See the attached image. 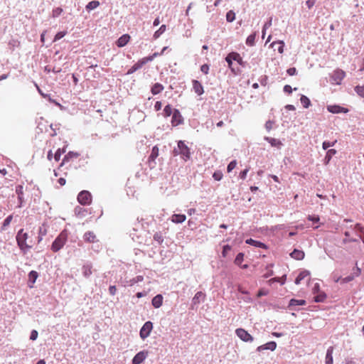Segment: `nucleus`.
Wrapping results in <instances>:
<instances>
[{
  "instance_id": "nucleus-58",
  "label": "nucleus",
  "mask_w": 364,
  "mask_h": 364,
  "mask_svg": "<svg viewBox=\"0 0 364 364\" xmlns=\"http://www.w3.org/2000/svg\"><path fill=\"white\" fill-rule=\"evenodd\" d=\"M287 73L289 75H294L296 74V69L295 68H290L287 70Z\"/></svg>"
},
{
  "instance_id": "nucleus-51",
  "label": "nucleus",
  "mask_w": 364,
  "mask_h": 364,
  "mask_svg": "<svg viewBox=\"0 0 364 364\" xmlns=\"http://www.w3.org/2000/svg\"><path fill=\"white\" fill-rule=\"evenodd\" d=\"M249 171H250V167H247L245 169H244L243 171H242L240 173V178L242 180H245L247 177V174L249 172Z\"/></svg>"
},
{
  "instance_id": "nucleus-43",
  "label": "nucleus",
  "mask_w": 364,
  "mask_h": 364,
  "mask_svg": "<svg viewBox=\"0 0 364 364\" xmlns=\"http://www.w3.org/2000/svg\"><path fill=\"white\" fill-rule=\"evenodd\" d=\"M63 11V9L60 7H57L53 10L52 16L53 18L59 16L62 12Z\"/></svg>"
},
{
  "instance_id": "nucleus-64",
  "label": "nucleus",
  "mask_w": 364,
  "mask_h": 364,
  "mask_svg": "<svg viewBox=\"0 0 364 364\" xmlns=\"http://www.w3.org/2000/svg\"><path fill=\"white\" fill-rule=\"evenodd\" d=\"M225 60L228 64L229 68H231L232 64V60L231 58H230L229 55L226 57Z\"/></svg>"
},
{
  "instance_id": "nucleus-12",
  "label": "nucleus",
  "mask_w": 364,
  "mask_h": 364,
  "mask_svg": "<svg viewBox=\"0 0 364 364\" xmlns=\"http://www.w3.org/2000/svg\"><path fill=\"white\" fill-rule=\"evenodd\" d=\"M327 110L329 112L333 113V114H338V113H347L348 112V109L347 108L341 107L339 105H328L327 106Z\"/></svg>"
},
{
  "instance_id": "nucleus-60",
  "label": "nucleus",
  "mask_w": 364,
  "mask_h": 364,
  "mask_svg": "<svg viewBox=\"0 0 364 364\" xmlns=\"http://www.w3.org/2000/svg\"><path fill=\"white\" fill-rule=\"evenodd\" d=\"M316 0H307L306 4L309 9H311L315 4Z\"/></svg>"
},
{
  "instance_id": "nucleus-46",
  "label": "nucleus",
  "mask_w": 364,
  "mask_h": 364,
  "mask_svg": "<svg viewBox=\"0 0 364 364\" xmlns=\"http://www.w3.org/2000/svg\"><path fill=\"white\" fill-rule=\"evenodd\" d=\"M336 154V149H329L327 153H326V159L327 160V161L328 162L331 157L335 155Z\"/></svg>"
},
{
  "instance_id": "nucleus-30",
  "label": "nucleus",
  "mask_w": 364,
  "mask_h": 364,
  "mask_svg": "<svg viewBox=\"0 0 364 364\" xmlns=\"http://www.w3.org/2000/svg\"><path fill=\"white\" fill-rule=\"evenodd\" d=\"M166 30V26L163 24L161 25L159 28L155 31V33H154V39H157L160 37L161 35H162Z\"/></svg>"
},
{
  "instance_id": "nucleus-23",
  "label": "nucleus",
  "mask_w": 364,
  "mask_h": 364,
  "mask_svg": "<svg viewBox=\"0 0 364 364\" xmlns=\"http://www.w3.org/2000/svg\"><path fill=\"white\" fill-rule=\"evenodd\" d=\"M164 89V87L162 84L156 82L155 83L151 89V92L154 95H158Z\"/></svg>"
},
{
  "instance_id": "nucleus-54",
  "label": "nucleus",
  "mask_w": 364,
  "mask_h": 364,
  "mask_svg": "<svg viewBox=\"0 0 364 364\" xmlns=\"http://www.w3.org/2000/svg\"><path fill=\"white\" fill-rule=\"evenodd\" d=\"M354 229L355 230H357L359 233H363L364 232V227H363L359 223H357L355 227H354Z\"/></svg>"
},
{
  "instance_id": "nucleus-53",
  "label": "nucleus",
  "mask_w": 364,
  "mask_h": 364,
  "mask_svg": "<svg viewBox=\"0 0 364 364\" xmlns=\"http://www.w3.org/2000/svg\"><path fill=\"white\" fill-rule=\"evenodd\" d=\"M336 142V141H335L333 142H329V141H325L323 142V145H322L323 149L326 150L328 148L334 146Z\"/></svg>"
},
{
  "instance_id": "nucleus-21",
  "label": "nucleus",
  "mask_w": 364,
  "mask_h": 364,
  "mask_svg": "<svg viewBox=\"0 0 364 364\" xmlns=\"http://www.w3.org/2000/svg\"><path fill=\"white\" fill-rule=\"evenodd\" d=\"M186 220V216L183 214H173L171 216V222L173 223H182Z\"/></svg>"
},
{
  "instance_id": "nucleus-32",
  "label": "nucleus",
  "mask_w": 364,
  "mask_h": 364,
  "mask_svg": "<svg viewBox=\"0 0 364 364\" xmlns=\"http://www.w3.org/2000/svg\"><path fill=\"white\" fill-rule=\"evenodd\" d=\"M306 304V301L303 299H292L289 301L290 306H303Z\"/></svg>"
},
{
  "instance_id": "nucleus-42",
  "label": "nucleus",
  "mask_w": 364,
  "mask_h": 364,
  "mask_svg": "<svg viewBox=\"0 0 364 364\" xmlns=\"http://www.w3.org/2000/svg\"><path fill=\"white\" fill-rule=\"evenodd\" d=\"M285 281H286V275H284L282 277H274L269 280L270 282H280L282 284H284Z\"/></svg>"
},
{
  "instance_id": "nucleus-33",
  "label": "nucleus",
  "mask_w": 364,
  "mask_h": 364,
  "mask_svg": "<svg viewBox=\"0 0 364 364\" xmlns=\"http://www.w3.org/2000/svg\"><path fill=\"white\" fill-rule=\"evenodd\" d=\"M300 101L304 108H308L311 105L310 100L305 95H301Z\"/></svg>"
},
{
  "instance_id": "nucleus-36",
  "label": "nucleus",
  "mask_w": 364,
  "mask_h": 364,
  "mask_svg": "<svg viewBox=\"0 0 364 364\" xmlns=\"http://www.w3.org/2000/svg\"><path fill=\"white\" fill-rule=\"evenodd\" d=\"M276 45H278L277 50H278L279 53H281V54L283 53H284V42L283 41L273 42L271 44V46L274 47Z\"/></svg>"
},
{
  "instance_id": "nucleus-18",
  "label": "nucleus",
  "mask_w": 364,
  "mask_h": 364,
  "mask_svg": "<svg viewBox=\"0 0 364 364\" xmlns=\"http://www.w3.org/2000/svg\"><path fill=\"white\" fill-rule=\"evenodd\" d=\"M163 299L164 298L161 294H157L155 296L151 301L153 306L156 309L161 307L163 304Z\"/></svg>"
},
{
  "instance_id": "nucleus-35",
  "label": "nucleus",
  "mask_w": 364,
  "mask_h": 364,
  "mask_svg": "<svg viewBox=\"0 0 364 364\" xmlns=\"http://www.w3.org/2000/svg\"><path fill=\"white\" fill-rule=\"evenodd\" d=\"M66 149L65 147H63V149L59 148L54 155V159L56 161H58L60 159L61 155L65 152Z\"/></svg>"
},
{
  "instance_id": "nucleus-38",
  "label": "nucleus",
  "mask_w": 364,
  "mask_h": 364,
  "mask_svg": "<svg viewBox=\"0 0 364 364\" xmlns=\"http://www.w3.org/2000/svg\"><path fill=\"white\" fill-rule=\"evenodd\" d=\"M355 91L356 93L364 98V85L362 86L358 85L355 87Z\"/></svg>"
},
{
  "instance_id": "nucleus-25",
  "label": "nucleus",
  "mask_w": 364,
  "mask_h": 364,
  "mask_svg": "<svg viewBox=\"0 0 364 364\" xmlns=\"http://www.w3.org/2000/svg\"><path fill=\"white\" fill-rule=\"evenodd\" d=\"M310 274L309 271L304 270L299 273L297 277L295 279V284H299L306 277H309Z\"/></svg>"
},
{
  "instance_id": "nucleus-61",
  "label": "nucleus",
  "mask_w": 364,
  "mask_h": 364,
  "mask_svg": "<svg viewBox=\"0 0 364 364\" xmlns=\"http://www.w3.org/2000/svg\"><path fill=\"white\" fill-rule=\"evenodd\" d=\"M162 104L160 101L156 102L154 105V109L156 111H159L161 109Z\"/></svg>"
},
{
  "instance_id": "nucleus-47",
  "label": "nucleus",
  "mask_w": 364,
  "mask_h": 364,
  "mask_svg": "<svg viewBox=\"0 0 364 364\" xmlns=\"http://www.w3.org/2000/svg\"><path fill=\"white\" fill-rule=\"evenodd\" d=\"M67 34V31H60L56 33V35L54 37L53 41H57L62 38H63Z\"/></svg>"
},
{
  "instance_id": "nucleus-4",
  "label": "nucleus",
  "mask_w": 364,
  "mask_h": 364,
  "mask_svg": "<svg viewBox=\"0 0 364 364\" xmlns=\"http://www.w3.org/2000/svg\"><path fill=\"white\" fill-rule=\"evenodd\" d=\"M77 201L82 205H90L92 202V196L87 191H82L77 195Z\"/></svg>"
},
{
  "instance_id": "nucleus-45",
  "label": "nucleus",
  "mask_w": 364,
  "mask_h": 364,
  "mask_svg": "<svg viewBox=\"0 0 364 364\" xmlns=\"http://www.w3.org/2000/svg\"><path fill=\"white\" fill-rule=\"evenodd\" d=\"M154 240L156 242H158L159 244H161L164 241L163 236L160 232H156L154 235Z\"/></svg>"
},
{
  "instance_id": "nucleus-10",
  "label": "nucleus",
  "mask_w": 364,
  "mask_h": 364,
  "mask_svg": "<svg viewBox=\"0 0 364 364\" xmlns=\"http://www.w3.org/2000/svg\"><path fill=\"white\" fill-rule=\"evenodd\" d=\"M344 235L346 236V238H344L342 240V243L343 245H346L347 243L351 242H355L356 243V246H357V247L355 248V252H360L361 251V248H360L359 240H357V239L350 238V232H348V231L345 232Z\"/></svg>"
},
{
  "instance_id": "nucleus-17",
  "label": "nucleus",
  "mask_w": 364,
  "mask_h": 364,
  "mask_svg": "<svg viewBox=\"0 0 364 364\" xmlns=\"http://www.w3.org/2000/svg\"><path fill=\"white\" fill-rule=\"evenodd\" d=\"M38 277V274L36 271L33 270L29 272L28 284L30 288L33 287V284L36 282Z\"/></svg>"
},
{
  "instance_id": "nucleus-16",
  "label": "nucleus",
  "mask_w": 364,
  "mask_h": 364,
  "mask_svg": "<svg viewBox=\"0 0 364 364\" xmlns=\"http://www.w3.org/2000/svg\"><path fill=\"white\" fill-rule=\"evenodd\" d=\"M192 85H193V89L194 92L198 95H201L203 94V92H204L203 87L199 81H198L196 80H193Z\"/></svg>"
},
{
  "instance_id": "nucleus-59",
  "label": "nucleus",
  "mask_w": 364,
  "mask_h": 364,
  "mask_svg": "<svg viewBox=\"0 0 364 364\" xmlns=\"http://www.w3.org/2000/svg\"><path fill=\"white\" fill-rule=\"evenodd\" d=\"M230 250V245H226L223 247V252H222V255L223 257H225L226 256V254H227V252Z\"/></svg>"
},
{
  "instance_id": "nucleus-40",
  "label": "nucleus",
  "mask_w": 364,
  "mask_h": 364,
  "mask_svg": "<svg viewBox=\"0 0 364 364\" xmlns=\"http://www.w3.org/2000/svg\"><path fill=\"white\" fill-rule=\"evenodd\" d=\"M326 298V295L325 293H321L314 297V301L316 302H323Z\"/></svg>"
},
{
  "instance_id": "nucleus-29",
  "label": "nucleus",
  "mask_w": 364,
  "mask_h": 364,
  "mask_svg": "<svg viewBox=\"0 0 364 364\" xmlns=\"http://www.w3.org/2000/svg\"><path fill=\"white\" fill-rule=\"evenodd\" d=\"M159 148L156 146H154L151 149V153L149 157V161H154L159 156Z\"/></svg>"
},
{
  "instance_id": "nucleus-48",
  "label": "nucleus",
  "mask_w": 364,
  "mask_h": 364,
  "mask_svg": "<svg viewBox=\"0 0 364 364\" xmlns=\"http://www.w3.org/2000/svg\"><path fill=\"white\" fill-rule=\"evenodd\" d=\"M237 166L236 160L232 161L227 167V171L228 173L231 172L234 168H235Z\"/></svg>"
},
{
  "instance_id": "nucleus-1",
  "label": "nucleus",
  "mask_w": 364,
  "mask_h": 364,
  "mask_svg": "<svg viewBox=\"0 0 364 364\" xmlns=\"http://www.w3.org/2000/svg\"><path fill=\"white\" fill-rule=\"evenodd\" d=\"M173 156L180 155L185 161H187L191 158L190 149L183 141H178L177 148L173 150Z\"/></svg>"
},
{
  "instance_id": "nucleus-57",
  "label": "nucleus",
  "mask_w": 364,
  "mask_h": 364,
  "mask_svg": "<svg viewBox=\"0 0 364 364\" xmlns=\"http://www.w3.org/2000/svg\"><path fill=\"white\" fill-rule=\"evenodd\" d=\"M200 70L207 75L209 72V66L207 64H204L200 67Z\"/></svg>"
},
{
  "instance_id": "nucleus-49",
  "label": "nucleus",
  "mask_w": 364,
  "mask_h": 364,
  "mask_svg": "<svg viewBox=\"0 0 364 364\" xmlns=\"http://www.w3.org/2000/svg\"><path fill=\"white\" fill-rule=\"evenodd\" d=\"M159 55H161L160 53L156 52V53H153L151 55L148 56V57H144V58L146 60V62L148 63L149 61H152L155 58H156Z\"/></svg>"
},
{
  "instance_id": "nucleus-3",
  "label": "nucleus",
  "mask_w": 364,
  "mask_h": 364,
  "mask_svg": "<svg viewBox=\"0 0 364 364\" xmlns=\"http://www.w3.org/2000/svg\"><path fill=\"white\" fill-rule=\"evenodd\" d=\"M16 238L19 248L24 252L32 247L31 245L26 242V240L28 238V235L27 232H25L23 229H21L18 232Z\"/></svg>"
},
{
  "instance_id": "nucleus-37",
  "label": "nucleus",
  "mask_w": 364,
  "mask_h": 364,
  "mask_svg": "<svg viewBox=\"0 0 364 364\" xmlns=\"http://www.w3.org/2000/svg\"><path fill=\"white\" fill-rule=\"evenodd\" d=\"M255 33L250 35L246 39V44L249 46H253L255 41Z\"/></svg>"
},
{
  "instance_id": "nucleus-5",
  "label": "nucleus",
  "mask_w": 364,
  "mask_h": 364,
  "mask_svg": "<svg viewBox=\"0 0 364 364\" xmlns=\"http://www.w3.org/2000/svg\"><path fill=\"white\" fill-rule=\"evenodd\" d=\"M346 77V73L341 70L336 69L333 71V74L331 76V79L333 84L335 85H341L342 80Z\"/></svg>"
},
{
  "instance_id": "nucleus-20",
  "label": "nucleus",
  "mask_w": 364,
  "mask_h": 364,
  "mask_svg": "<svg viewBox=\"0 0 364 364\" xmlns=\"http://www.w3.org/2000/svg\"><path fill=\"white\" fill-rule=\"evenodd\" d=\"M290 256L294 259L301 260L304 258L305 254L302 250L294 249Z\"/></svg>"
},
{
  "instance_id": "nucleus-62",
  "label": "nucleus",
  "mask_w": 364,
  "mask_h": 364,
  "mask_svg": "<svg viewBox=\"0 0 364 364\" xmlns=\"http://www.w3.org/2000/svg\"><path fill=\"white\" fill-rule=\"evenodd\" d=\"M109 292L111 295H114L117 292V288L115 286H110L109 288Z\"/></svg>"
},
{
  "instance_id": "nucleus-63",
  "label": "nucleus",
  "mask_w": 364,
  "mask_h": 364,
  "mask_svg": "<svg viewBox=\"0 0 364 364\" xmlns=\"http://www.w3.org/2000/svg\"><path fill=\"white\" fill-rule=\"evenodd\" d=\"M284 91L285 92H287L289 94H291V92H292V88L290 85H286L284 87Z\"/></svg>"
},
{
  "instance_id": "nucleus-50",
  "label": "nucleus",
  "mask_w": 364,
  "mask_h": 364,
  "mask_svg": "<svg viewBox=\"0 0 364 364\" xmlns=\"http://www.w3.org/2000/svg\"><path fill=\"white\" fill-rule=\"evenodd\" d=\"M223 173L220 171L214 172L213 177L215 181H220L223 178Z\"/></svg>"
},
{
  "instance_id": "nucleus-31",
  "label": "nucleus",
  "mask_w": 364,
  "mask_h": 364,
  "mask_svg": "<svg viewBox=\"0 0 364 364\" xmlns=\"http://www.w3.org/2000/svg\"><path fill=\"white\" fill-rule=\"evenodd\" d=\"M173 110L174 109L172 108L171 105H167L164 109V116L165 117H170L171 114H173Z\"/></svg>"
},
{
  "instance_id": "nucleus-24",
  "label": "nucleus",
  "mask_w": 364,
  "mask_h": 364,
  "mask_svg": "<svg viewBox=\"0 0 364 364\" xmlns=\"http://www.w3.org/2000/svg\"><path fill=\"white\" fill-rule=\"evenodd\" d=\"M243 259H244V254L240 252V253L237 254V255L236 256V257L235 259V264L240 266L241 268H242V269H247L248 267L247 264L242 265V262Z\"/></svg>"
},
{
  "instance_id": "nucleus-28",
  "label": "nucleus",
  "mask_w": 364,
  "mask_h": 364,
  "mask_svg": "<svg viewBox=\"0 0 364 364\" xmlns=\"http://www.w3.org/2000/svg\"><path fill=\"white\" fill-rule=\"evenodd\" d=\"M205 297V294L204 293H203L202 291H198L193 299V301L195 304H199L200 302V300H203Z\"/></svg>"
},
{
  "instance_id": "nucleus-55",
  "label": "nucleus",
  "mask_w": 364,
  "mask_h": 364,
  "mask_svg": "<svg viewBox=\"0 0 364 364\" xmlns=\"http://www.w3.org/2000/svg\"><path fill=\"white\" fill-rule=\"evenodd\" d=\"M38 331L36 330H33L31 333L30 339L32 341L36 340V338H38Z\"/></svg>"
},
{
  "instance_id": "nucleus-8",
  "label": "nucleus",
  "mask_w": 364,
  "mask_h": 364,
  "mask_svg": "<svg viewBox=\"0 0 364 364\" xmlns=\"http://www.w3.org/2000/svg\"><path fill=\"white\" fill-rule=\"evenodd\" d=\"M183 122V118L179 112L178 109H174L172 118H171V125L173 127L178 126L179 124H181Z\"/></svg>"
},
{
  "instance_id": "nucleus-2",
  "label": "nucleus",
  "mask_w": 364,
  "mask_h": 364,
  "mask_svg": "<svg viewBox=\"0 0 364 364\" xmlns=\"http://www.w3.org/2000/svg\"><path fill=\"white\" fill-rule=\"evenodd\" d=\"M68 233L67 230H63L58 236L55 238L51 245V250L53 252H56L59 251L65 245L68 240Z\"/></svg>"
},
{
  "instance_id": "nucleus-9",
  "label": "nucleus",
  "mask_w": 364,
  "mask_h": 364,
  "mask_svg": "<svg viewBox=\"0 0 364 364\" xmlns=\"http://www.w3.org/2000/svg\"><path fill=\"white\" fill-rule=\"evenodd\" d=\"M80 156V154L77 152L70 151L68 152L63 158L61 164H60V167L63 166L67 163L70 161H73L75 159H77Z\"/></svg>"
},
{
  "instance_id": "nucleus-56",
  "label": "nucleus",
  "mask_w": 364,
  "mask_h": 364,
  "mask_svg": "<svg viewBox=\"0 0 364 364\" xmlns=\"http://www.w3.org/2000/svg\"><path fill=\"white\" fill-rule=\"evenodd\" d=\"M16 192L18 196V198L21 199V196L23 195V186H18L16 188Z\"/></svg>"
},
{
  "instance_id": "nucleus-13",
  "label": "nucleus",
  "mask_w": 364,
  "mask_h": 364,
  "mask_svg": "<svg viewBox=\"0 0 364 364\" xmlns=\"http://www.w3.org/2000/svg\"><path fill=\"white\" fill-rule=\"evenodd\" d=\"M277 348V343L274 341L268 342L264 345L259 346L257 348V351L261 352L264 350H270L272 351L274 350Z\"/></svg>"
},
{
  "instance_id": "nucleus-7",
  "label": "nucleus",
  "mask_w": 364,
  "mask_h": 364,
  "mask_svg": "<svg viewBox=\"0 0 364 364\" xmlns=\"http://www.w3.org/2000/svg\"><path fill=\"white\" fill-rule=\"evenodd\" d=\"M236 335L245 342H252L253 337L244 328H240L235 331Z\"/></svg>"
},
{
  "instance_id": "nucleus-39",
  "label": "nucleus",
  "mask_w": 364,
  "mask_h": 364,
  "mask_svg": "<svg viewBox=\"0 0 364 364\" xmlns=\"http://www.w3.org/2000/svg\"><path fill=\"white\" fill-rule=\"evenodd\" d=\"M226 19L228 22H232L235 19V14L232 11H229L226 14Z\"/></svg>"
},
{
  "instance_id": "nucleus-11",
  "label": "nucleus",
  "mask_w": 364,
  "mask_h": 364,
  "mask_svg": "<svg viewBox=\"0 0 364 364\" xmlns=\"http://www.w3.org/2000/svg\"><path fill=\"white\" fill-rule=\"evenodd\" d=\"M147 351H140L132 359V364H141L147 357Z\"/></svg>"
},
{
  "instance_id": "nucleus-44",
  "label": "nucleus",
  "mask_w": 364,
  "mask_h": 364,
  "mask_svg": "<svg viewBox=\"0 0 364 364\" xmlns=\"http://www.w3.org/2000/svg\"><path fill=\"white\" fill-rule=\"evenodd\" d=\"M229 55L232 60L237 61L238 63H240L242 60V58L240 57V54L237 53H231L229 54Z\"/></svg>"
},
{
  "instance_id": "nucleus-22",
  "label": "nucleus",
  "mask_w": 364,
  "mask_h": 364,
  "mask_svg": "<svg viewBox=\"0 0 364 364\" xmlns=\"http://www.w3.org/2000/svg\"><path fill=\"white\" fill-rule=\"evenodd\" d=\"M333 347L330 346L327 349V351H326V359H325L326 364H333Z\"/></svg>"
},
{
  "instance_id": "nucleus-19",
  "label": "nucleus",
  "mask_w": 364,
  "mask_h": 364,
  "mask_svg": "<svg viewBox=\"0 0 364 364\" xmlns=\"http://www.w3.org/2000/svg\"><path fill=\"white\" fill-rule=\"evenodd\" d=\"M130 40V36L128 34L122 35L117 41V46L119 48L126 46Z\"/></svg>"
},
{
  "instance_id": "nucleus-15",
  "label": "nucleus",
  "mask_w": 364,
  "mask_h": 364,
  "mask_svg": "<svg viewBox=\"0 0 364 364\" xmlns=\"http://www.w3.org/2000/svg\"><path fill=\"white\" fill-rule=\"evenodd\" d=\"M83 238L85 242L90 243H95L98 241L96 235L92 231L86 232L83 235Z\"/></svg>"
},
{
  "instance_id": "nucleus-41",
  "label": "nucleus",
  "mask_w": 364,
  "mask_h": 364,
  "mask_svg": "<svg viewBox=\"0 0 364 364\" xmlns=\"http://www.w3.org/2000/svg\"><path fill=\"white\" fill-rule=\"evenodd\" d=\"M13 219V215H9L4 221L3 223V225H2V229L4 230L7 226L9 225V224L11 223V220Z\"/></svg>"
},
{
  "instance_id": "nucleus-34",
  "label": "nucleus",
  "mask_w": 364,
  "mask_h": 364,
  "mask_svg": "<svg viewBox=\"0 0 364 364\" xmlns=\"http://www.w3.org/2000/svg\"><path fill=\"white\" fill-rule=\"evenodd\" d=\"M100 5V2L98 1H92L89 2L86 6L87 10H93L98 7Z\"/></svg>"
},
{
  "instance_id": "nucleus-14",
  "label": "nucleus",
  "mask_w": 364,
  "mask_h": 364,
  "mask_svg": "<svg viewBox=\"0 0 364 364\" xmlns=\"http://www.w3.org/2000/svg\"><path fill=\"white\" fill-rule=\"evenodd\" d=\"M147 63L144 58H141L131 68L127 71V75H131L134 73L137 70L140 69L144 65Z\"/></svg>"
},
{
  "instance_id": "nucleus-52",
  "label": "nucleus",
  "mask_w": 364,
  "mask_h": 364,
  "mask_svg": "<svg viewBox=\"0 0 364 364\" xmlns=\"http://www.w3.org/2000/svg\"><path fill=\"white\" fill-rule=\"evenodd\" d=\"M307 219L313 223H318L320 220V218L318 215H308Z\"/></svg>"
},
{
  "instance_id": "nucleus-27",
  "label": "nucleus",
  "mask_w": 364,
  "mask_h": 364,
  "mask_svg": "<svg viewBox=\"0 0 364 364\" xmlns=\"http://www.w3.org/2000/svg\"><path fill=\"white\" fill-rule=\"evenodd\" d=\"M92 266L91 264H85L82 267V273L85 277H90L92 274Z\"/></svg>"
},
{
  "instance_id": "nucleus-6",
  "label": "nucleus",
  "mask_w": 364,
  "mask_h": 364,
  "mask_svg": "<svg viewBox=\"0 0 364 364\" xmlns=\"http://www.w3.org/2000/svg\"><path fill=\"white\" fill-rule=\"evenodd\" d=\"M153 329V323L151 321H146L141 327L139 335L141 339L144 340L149 336Z\"/></svg>"
},
{
  "instance_id": "nucleus-26",
  "label": "nucleus",
  "mask_w": 364,
  "mask_h": 364,
  "mask_svg": "<svg viewBox=\"0 0 364 364\" xmlns=\"http://www.w3.org/2000/svg\"><path fill=\"white\" fill-rule=\"evenodd\" d=\"M246 243L247 244H249V245H253L255 247H262V248H266V245L259 242V241H257V240H255L253 239H247L246 240Z\"/></svg>"
}]
</instances>
